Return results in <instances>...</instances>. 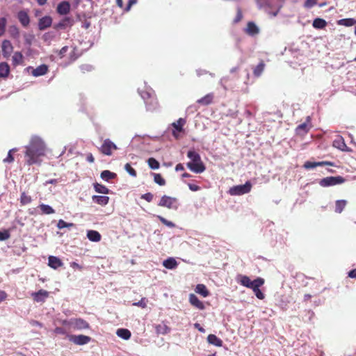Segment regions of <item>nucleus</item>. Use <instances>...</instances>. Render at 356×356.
Instances as JSON below:
<instances>
[{
	"label": "nucleus",
	"instance_id": "bb28decb",
	"mask_svg": "<svg viewBox=\"0 0 356 356\" xmlns=\"http://www.w3.org/2000/svg\"><path fill=\"white\" fill-rule=\"evenodd\" d=\"M213 99V94L209 93L197 101V103L201 105L207 106L212 103Z\"/></svg>",
	"mask_w": 356,
	"mask_h": 356
},
{
	"label": "nucleus",
	"instance_id": "6e6d98bb",
	"mask_svg": "<svg viewBox=\"0 0 356 356\" xmlns=\"http://www.w3.org/2000/svg\"><path fill=\"white\" fill-rule=\"evenodd\" d=\"M67 50H68L67 46H65V47H62L61 49L59 51L58 56L60 58H63L65 56V54H66V52L67 51Z\"/></svg>",
	"mask_w": 356,
	"mask_h": 356
},
{
	"label": "nucleus",
	"instance_id": "c85d7f7f",
	"mask_svg": "<svg viewBox=\"0 0 356 356\" xmlns=\"http://www.w3.org/2000/svg\"><path fill=\"white\" fill-rule=\"evenodd\" d=\"M92 199L94 202L102 206L106 205L109 201L108 196L93 195Z\"/></svg>",
	"mask_w": 356,
	"mask_h": 356
},
{
	"label": "nucleus",
	"instance_id": "9b49d317",
	"mask_svg": "<svg viewBox=\"0 0 356 356\" xmlns=\"http://www.w3.org/2000/svg\"><path fill=\"white\" fill-rule=\"evenodd\" d=\"M310 118L307 117V122L300 124L296 129V134L300 136H304L307 134L311 128L309 124Z\"/></svg>",
	"mask_w": 356,
	"mask_h": 356
},
{
	"label": "nucleus",
	"instance_id": "864d4df0",
	"mask_svg": "<svg viewBox=\"0 0 356 356\" xmlns=\"http://www.w3.org/2000/svg\"><path fill=\"white\" fill-rule=\"evenodd\" d=\"M153 197H154V195L151 193H147L141 195V198L143 200H145L148 202H150L152 201Z\"/></svg>",
	"mask_w": 356,
	"mask_h": 356
},
{
	"label": "nucleus",
	"instance_id": "58836bf2",
	"mask_svg": "<svg viewBox=\"0 0 356 356\" xmlns=\"http://www.w3.org/2000/svg\"><path fill=\"white\" fill-rule=\"evenodd\" d=\"M338 24L345 26H352L356 24V20L353 18L342 19L339 21Z\"/></svg>",
	"mask_w": 356,
	"mask_h": 356
},
{
	"label": "nucleus",
	"instance_id": "a211bd4d",
	"mask_svg": "<svg viewBox=\"0 0 356 356\" xmlns=\"http://www.w3.org/2000/svg\"><path fill=\"white\" fill-rule=\"evenodd\" d=\"M74 23L72 18L69 17H64L59 23L55 26L56 29H64L67 26H72Z\"/></svg>",
	"mask_w": 356,
	"mask_h": 356
},
{
	"label": "nucleus",
	"instance_id": "f257e3e1",
	"mask_svg": "<svg viewBox=\"0 0 356 356\" xmlns=\"http://www.w3.org/2000/svg\"><path fill=\"white\" fill-rule=\"evenodd\" d=\"M44 151L45 145L42 140L39 138L32 139L25 153L27 164L31 165L40 163V157L44 155Z\"/></svg>",
	"mask_w": 356,
	"mask_h": 356
},
{
	"label": "nucleus",
	"instance_id": "49530a36",
	"mask_svg": "<svg viewBox=\"0 0 356 356\" xmlns=\"http://www.w3.org/2000/svg\"><path fill=\"white\" fill-rule=\"evenodd\" d=\"M158 219L161 221V222L168 227H175V225L171 221L166 220L165 218L161 216H157Z\"/></svg>",
	"mask_w": 356,
	"mask_h": 356
},
{
	"label": "nucleus",
	"instance_id": "3c124183",
	"mask_svg": "<svg viewBox=\"0 0 356 356\" xmlns=\"http://www.w3.org/2000/svg\"><path fill=\"white\" fill-rule=\"evenodd\" d=\"M6 24V19L5 17L0 18V36L3 35L5 32Z\"/></svg>",
	"mask_w": 356,
	"mask_h": 356
},
{
	"label": "nucleus",
	"instance_id": "e433bc0d",
	"mask_svg": "<svg viewBox=\"0 0 356 356\" xmlns=\"http://www.w3.org/2000/svg\"><path fill=\"white\" fill-rule=\"evenodd\" d=\"M101 178L106 181L113 179L116 177V174L109 170H104L101 172Z\"/></svg>",
	"mask_w": 356,
	"mask_h": 356
},
{
	"label": "nucleus",
	"instance_id": "a19ab883",
	"mask_svg": "<svg viewBox=\"0 0 356 356\" xmlns=\"http://www.w3.org/2000/svg\"><path fill=\"white\" fill-rule=\"evenodd\" d=\"M185 123H186V121L184 119L179 118L176 122H174L172 124V126L177 131H178L179 132H181L183 131V127Z\"/></svg>",
	"mask_w": 356,
	"mask_h": 356
},
{
	"label": "nucleus",
	"instance_id": "a878e982",
	"mask_svg": "<svg viewBox=\"0 0 356 356\" xmlns=\"http://www.w3.org/2000/svg\"><path fill=\"white\" fill-rule=\"evenodd\" d=\"M155 330L157 334H167L170 331V328L165 323L155 325Z\"/></svg>",
	"mask_w": 356,
	"mask_h": 356
},
{
	"label": "nucleus",
	"instance_id": "f3484780",
	"mask_svg": "<svg viewBox=\"0 0 356 356\" xmlns=\"http://www.w3.org/2000/svg\"><path fill=\"white\" fill-rule=\"evenodd\" d=\"M189 302L195 307L203 310L205 307L204 303L193 293L189 295Z\"/></svg>",
	"mask_w": 356,
	"mask_h": 356
},
{
	"label": "nucleus",
	"instance_id": "393cba45",
	"mask_svg": "<svg viewBox=\"0 0 356 356\" xmlns=\"http://www.w3.org/2000/svg\"><path fill=\"white\" fill-rule=\"evenodd\" d=\"M10 74V66L6 62L0 63V78H7Z\"/></svg>",
	"mask_w": 356,
	"mask_h": 356
},
{
	"label": "nucleus",
	"instance_id": "0e129e2a",
	"mask_svg": "<svg viewBox=\"0 0 356 356\" xmlns=\"http://www.w3.org/2000/svg\"><path fill=\"white\" fill-rule=\"evenodd\" d=\"M348 277L356 279V268L351 270L348 273Z\"/></svg>",
	"mask_w": 356,
	"mask_h": 356
},
{
	"label": "nucleus",
	"instance_id": "69168bd1",
	"mask_svg": "<svg viewBox=\"0 0 356 356\" xmlns=\"http://www.w3.org/2000/svg\"><path fill=\"white\" fill-rule=\"evenodd\" d=\"M175 170L176 171H183V170H184V167L183 164L182 163H178L175 166Z\"/></svg>",
	"mask_w": 356,
	"mask_h": 356
},
{
	"label": "nucleus",
	"instance_id": "4be33fe9",
	"mask_svg": "<svg viewBox=\"0 0 356 356\" xmlns=\"http://www.w3.org/2000/svg\"><path fill=\"white\" fill-rule=\"evenodd\" d=\"M259 28L257 25L252 22H249L247 24V27L245 29V33L250 35H255L259 33Z\"/></svg>",
	"mask_w": 356,
	"mask_h": 356
},
{
	"label": "nucleus",
	"instance_id": "0eeeda50",
	"mask_svg": "<svg viewBox=\"0 0 356 356\" xmlns=\"http://www.w3.org/2000/svg\"><path fill=\"white\" fill-rule=\"evenodd\" d=\"M118 147L110 139L107 138L103 141L102 145L99 148V151L106 156H111L113 150H116Z\"/></svg>",
	"mask_w": 356,
	"mask_h": 356
},
{
	"label": "nucleus",
	"instance_id": "09e8293b",
	"mask_svg": "<svg viewBox=\"0 0 356 356\" xmlns=\"http://www.w3.org/2000/svg\"><path fill=\"white\" fill-rule=\"evenodd\" d=\"M16 152V149H10L8 153V156L6 158H5L3 161L4 163H13L14 161V157L13 156V152Z\"/></svg>",
	"mask_w": 356,
	"mask_h": 356
},
{
	"label": "nucleus",
	"instance_id": "473e14b6",
	"mask_svg": "<svg viewBox=\"0 0 356 356\" xmlns=\"http://www.w3.org/2000/svg\"><path fill=\"white\" fill-rule=\"evenodd\" d=\"M195 292L202 295L204 298L209 295V292L206 286L202 284H199L196 286Z\"/></svg>",
	"mask_w": 356,
	"mask_h": 356
},
{
	"label": "nucleus",
	"instance_id": "7ed1b4c3",
	"mask_svg": "<svg viewBox=\"0 0 356 356\" xmlns=\"http://www.w3.org/2000/svg\"><path fill=\"white\" fill-rule=\"evenodd\" d=\"M63 325H67L74 330H86L90 328L89 323L82 318H72L70 321H64Z\"/></svg>",
	"mask_w": 356,
	"mask_h": 356
},
{
	"label": "nucleus",
	"instance_id": "680f3d73",
	"mask_svg": "<svg viewBox=\"0 0 356 356\" xmlns=\"http://www.w3.org/2000/svg\"><path fill=\"white\" fill-rule=\"evenodd\" d=\"M194 327H195L196 329H197L200 332H202V333L205 332V330H204V328H203V327H202L199 323H195L194 324Z\"/></svg>",
	"mask_w": 356,
	"mask_h": 356
},
{
	"label": "nucleus",
	"instance_id": "bf43d9fd",
	"mask_svg": "<svg viewBox=\"0 0 356 356\" xmlns=\"http://www.w3.org/2000/svg\"><path fill=\"white\" fill-rule=\"evenodd\" d=\"M136 3V0H129L128 4L127 7L125 8V11H129L132 6V5L135 4Z\"/></svg>",
	"mask_w": 356,
	"mask_h": 356
},
{
	"label": "nucleus",
	"instance_id": "de8ad7c7",
	"mask_svg": "<svg viewBox=\"0 0 356 356\" xmlns=\"http://www.w3.org/2000/svg\"><path fill=\"white\" fill-rule=\"evenodd\" d=\"M125 170L132 177H136L137 176V172L134 169L129 163H126L124 165Z\"/></svg>",
	"mask_w": 356,
	"mask_h": 356
},
{
	"label": "nucleus",
	"instance_id": "2eb2a0df",
	"mask_svg": "<svg viewBox=\"0 0 356 356\" xmlns=\"http://www.w3.org/2000/svg\"><path fill=\"white\" fill-rule=\"evenodd\" d=\"M52 18L50 16H44L39 19L38 29L40 31L44 30L51 26Z\"/></svg>",
	"mask_w": 356,
	"mask_h": 356
},
{
	"label": "nucleus",
	"instance_id": "b1692460",
	"mask_svg": "<svg viewBox=\"0 0 356 356\" xmlns=\"http://www.w3.org/2000/svg\"><path fill=\"white\" fill-rule=\"evenodd\" d=\"M207 341L209 343L217 347H221L222 346V341L217 336L213 334H210L208 335Z\"/></svg>",
	"mask_w": 356,
	"mask_h": 356
},
{
	"label": "nucleus",
	"instance_id": "4c0bfd02",
	"mask_svg": "<svg viewBox=\"0 0 356 356\" xmlns=\"http://www.w3.org/2000/svg\"><path fill=\"white\" fill-rule=\"evenodd\" d=\"M94 188L97 193H102V194H108L109 193V189L106 188L105 186L96 183L94 184Z\"/></svg>",
	"mask_w": 356,
	"mask_h": 356
},
{
	"label": "nucleus",
	"instance_id": "ddd939ff",
	"mask_svg": "<svg viewBox=\"0 0 356 356\" xmlns=\"http://www.w3.org/2000/svg\"><path fill=\"white\" fill-rule=\"evenodd\" d=\"M1 50L4 58H8L10 57L13 51V47L11 42L8 40H3L1 45Z\"/></svg>",
	"mask_w": 356,
	"mask_h": 356
},
{
	"label": "nucleus",
	"instance_id": "f03ea898",
	"mask_svg": "<svg viewBox=\"0 0 356 356\" xmlns=\"http://www.w3.org/2000/svg\"><path fill=\"white\" fill-rule=\"evenodd\" d=\"M187 156L191 161L186 163L187 168L195 173H202L206 170L205 165L201 159L200 155L194 150H189Z\"/></svg>",
	"mask_w": 356,
	"mask_h": 356
},
{
	"label": "nucleus",
	"instance_id": "c9c22d12",
	"mask_svg": "<svg viewBox=\"0 0 356 356\" xmlns=\"http://www.w3.org/2000/svg\"><path fill=\"white\" fill-rule=\"evenodd\" d=\"M313 26L315 28V29H323L327 25V22L325 19H321V18H316L314 21H313V24H312Z\"/></svg>",
	"mask_w": 356,
	"mask_h": 356
},
{
	"label": "nucleus",
	"instance_id": "423d86ee",
	"mask_svg": "<svg viewBox=\"0 0 356 356\" xmlns=\"http://www.w3.org/2000/svg\"><path fill=\"white\" fill-rule=\"evenodd\" d=\"M158 205L162 207H167L169 209L177 210L178 209V200L176 197L165 195L161 197Z\"/></svg>",
	"mask_w": 356,
	"mask_h": 356
},
{
	"label": "nucleus",
	"instance_id": "8fccbe9b",
	"mask_svg": "<svg viewBox=\"0 0 356 356\" xmlns=\"http://www.w3.org/2000/svg\"><path fill=\"white\" fill-rule=\"evenodd\" d=\"M147 298H142L140 301L134 302L133 305L141 307L143 309H145V308L147 307Z\"/></svg>",
	"mask_w": 356,
	"mask_h": 356
},
{
	"label": "nucleus",
	"instance_id": "6e6552de",
	"mask_svg": "<svg viewBox=\"0 0 356 356\" xmlns=\"http://www.w3.org/2000/svg\"><path fill=\"white\" fill-rule=\"evenodd\" d=\"M68 339L74 343L76 345H85L91 341V337L88 336H86L83 334H79V335H74L70 334L68 335Z\"/></svg>",
	"mask_w": 356,
	"mask_h": 356
},
{
	"label": "nucleus",
	"instance_id": "1a4fd4ad",
	"mask_svg": "<svg viewBox=\"0 0 356 356\" xmlns=\"http://www.w3.org/2000/svg\"><path fill=\"white\" fill-rule=\"evenodd\" d=\"M261 279V277H257V279L252 281L248 276L240 275L238 276V282L242 286L252 289L254 284H257V282Z\"/></svg>",
	"mask_w": 356,
	"mask_h": 356
},
{
	"label": "nucleus",
	"instance_id": "f704fd0d",
	"mask_svg": "<svg viewBox=\"0 0 356 356\" xmlns=\"http://www.w3.org/2000/svg\"><path fill=\"white\" fill-rule=\"evenodd\" d=\"M347 204V201L344 200H337L335 202V212L340 213L343 211Z\"/></svg>",
	"mask_w": 356,
	"mask_h": 356
},
{
	"label": "nucleus",
	"instance_id": "052dcab7",
	"mask_svg": "<svg viewBox=\"0 0 356 356\" xmlns=\"http://www.w3.org/2000/svg\"><path fill=\"white\" fill-rule=\"evenodd\" d=\"M7 298V294L3 291H0V303L5 300Z\"/></svg>",
	"mask_w": 356,
	"mask_h": 356
},
{
	"label": "nucleus",
	"instance_id": "f8f14e48",
	"mask_svg": "<svg viewBox=\"0 0 356 356\" xmlns=\"http://www.w3.org/2000/svg\"><path fill=\"white\" fill-rule=\"evenodd\" d=\"M325 165L334 166V164L333 162L327 161H318V162H312V161H308L304 163L303 167L305 169H311V168H316L318 166H325Z\"/></svg>",
	"mask_w": 356,
	"mask_h": 356
},
{
	"label": "nucleus",
	"instance_id": "5701e85b",
	"mask_svg": "<svg viewBox=\"0 0 356 356\" xmlns=\"http://www.w3.org/2000/svg\"><path fill=\"white\" fill-rule=\"evenodd\" d=\"M24 63V56L19 51H16L14 53L12 58V64L13 66H17L19 65H22Z\"/></svg>",
	"mask_w": 356,
	"mask_h": 356
},
{
	"label": "nucleus",
	"instance_id": "aec40b11",
	"mask_svg": "<svg viewBox=\"0 0 356 356\" xmlns=\"http://www.w3.org/2000/svg\"><path fill=\"white\" fill-rule=\"evenodd\" d=\"M48 262V265L54 269H57L63 265L62 261L55 256H49Z\"/></svg>",
	"mask_w": 356,
	"mask_h": 356
},
{
	"label": "nucleus",
	"instance_id": "39448f33",
	"mask_svg": "<svg viewBox=\"0 0 356 356\" xmlns=\"http://www.w3.org/2000/svg\"><path fill=\"white\" fill-rule=\"evenodd\" d=\"M346 179L341 176L327 177L320 180L319 184L322 187H328L343 184Z\"/></svg>",
	"mask_w": 356,
	"mask_h": 356
},
{
	"label": "nucleus",
	"instance_id": "2f4dec72",
	"mask_svg": "<svg viewBox=\"0 0 356 356\" xmlns=\"http://www.w3.org/2000/svg\"><path fill=\"white\" fill-rule=\"evenodd\" d=\"M116 334L119 337L125 340H128L131 336V332L129 330L124 328L118 329L116 332Z\"/></svg>",
	"mask_w": 356,
	"mask_h": 356
},
{
	"label": "nucleus",
	"instance_id": "cd10ccee",
	"mask_svg": "<svg viewBox=\"0 0 356 356\" xmlns=\"http://www.w3.org/2000/svg\"><path fill=\"white\" fill-rule=\"evenodd\" d=\"M87 237L90 241L93 242H99L102 238L101 234L95 230L88 231Z\"/></svg>",
	"mask_w": 356,
	"mask_h": 356
},
{
	"label": "nucleus",
	"instance_id": "774afa93",
	"mask_svg": "<svg viewBox=\"0 0 356 356\" xmlns=\"http://www.w3.org/2000/svg\"><path fill=\"white\" fill-rule=\"evenodd\" d=\"M71 266L73 267V268H78L79 270L82 269V267L79 264H77L76 262H72L71 264Z\"/></svg>",
	"mask_w": 356,
	"mask_h": 356
},
{
	"label": "nucleus",
	"instance_id": "603ef678",
	"mask_svg": "<svg viewBox=\"0 0 356 356\" xmlns=\"http://www.w3.org/2000/svg\"><path fill=\"white\" fill-rule=\"evenodd\" d=\"M10 237V234L8 230L6 229L0 231V241H5Z\"/></svg>",
	"mask_w": 356,
	"mask_h": 356
},
{
	"label": "nucleus",
	"instance_id": "e2e57ef3",
	"mask_svg": "<svg viewBox=\"0 0 356 356\" xmlns=\"http://www.w3.org/2000/svg\"><path fill=\"white\" fill-rule=\"evenodd\" d=\"M86 160L89 163H93L95 161V159L91 153H88L86 156Z\"/></svg>",
	"mask_w": 356,
	"mask_h": 356
},
{
	"label": "nucleus",
	"instance_id": "6ab92c4d",
	"mask_svg": "<svg viewBox=\"0 0 356 356\" xmlns=\"http://www.w3.org/2000/svg\"><path fill=\"white\" fill-rule=\"evenodd\" d=\"M264 284V280L261 278L257 282V284H254V287L252 289L257 298L259 300H263L265 298L264 294L259 289V287L261 286Z\"/></svg>",
	"mask_w": 356,
	"mask_h": 356
},
{
	"label": "nucleus",
	"instance_id": "7c9ffc66",
	"mask_svg": "<svg viewBox=\"0 0 356 356\" xmlns=\"http://www.w3.org/2000/svg\"><path fill=\"white\" fill-rule=\"evenodd\" d=\"M38 208L40 209L41 214L49 215L55 213L54 209L47 204H40Z\"/></svg>",
	"mask_w": 356,
	"mask_h": 356
},
{
	"label": "nucleus",
	"instance_id": "37998d69",
	"mask_svg": "<svg viewBox=\"0 0 356 356\" xmlns=\"http://www.w3.org/2000/svg\"><path fill=\"white\" fill-rule=\"evenodd\" d=\"M74 223H72V222H66L65 220L60 219L58 220V223H57V227L59 229H63V228H70V227H74Z\"/></svg>",
	"mask_w": 356,
	"mask_h": 356
},
{
	"label": "nucleus",
	"instance_id": "412c9836",
	"mask_svg": "<svg viewBox=\"0 0 356 356\" xmlns=\"http://www.w3.org/2000/svg\"><path fill=\"white\" fill-rule=\"evenodd\" d=\"M47 72L48 66L43 64L37 67L35 69H33L31 74L33 76H40L46 74Z\"/></svg>",
	"mask_w": 356,
	"mask_h": 356
},
{
	"label": "nucleus",
	"instance_id": "c03bdc74",
	"mask_svg": "<svg viewBox=\"0 0 356 356\" xmlns=\"http://www.w3.org/2000/svg\"><path fill=\"white\" fill-rule=\"evenodd\" d=\"M9 33L13 38H18L19 37V29L16 26H10Z\"/></svg>",
	"mask_w": 356,
	"mask_h": 356
},
{
	"label": "nucleus",
	"instance_id": "72a5a7b5",
	"mask_svg": "<svg viewBox=\"0 0 356 356\" xmlns=\"http://www.w3.org/2000/svg\"><path fill=\"white\" fill-rule=\"evenodd\" d=\"M265 68V63L261 60L253 70L254 76L259 77L263 73Z\"/></svg>",
	"mask_w": 356,
	"mask_h": 356
},
{
	"label": "nucleus",
	"instance_id": "79ce46f5",
	"mask_svg": "<svg viewBox=\"0 0 356 356\" xmlns=\"http://www.w3.org/2000/svg\"><path fill=\"white\" fill-rule=\"evenodd\" d=\"M147 164L151 169L156 170L160 167V164L158 161H156L154 158H149L147 160Z\"/></svg>",
	"mask_w": 356,
	"mask_h": 356
},
{
	"label": "nucleus",
	"instance_id": "ea45409f",
	"mask_svg": "<svg viewBox=\"0 0 356 356\" xmlns=\"http://www.w3.org/2000/svg\"><path fill=\"white\" fill-rule=\"evenodd\" d=\"M32 201V198L30 195H27L25 192H22L20 196V204L22 205H26L30 204Z\"/></svg>",
	"mask_w": 356,
	"mask_h": 356
},
{
	"label": "nucleus",
	"instance_id": "338daca9",
	"mask_svg": "<svg viewBox=\"0 0 356 356\" xmlns=\"http://www.w3.org/2000/svg\"><path fill=\"white\" fill-rule=\"evenodd\" d=\"M55 332L61 334H64L65 333V330L62 327H56L55 329Z\"/></svg>",
	"mask_w": 356,
	"mask_h": 356
},
{
	"label": "nucleus",
	"instance_id": "13d9d810",
	"mask_svg": "<svg viewBox=\"0 0 356 356\" xmlns=\"http://www.w3.org/2000/svg\"><path fill=\"white\" fill-rule=\"evenodd\" d=\"M317 2V0H307L305 2V6L310 8L314 6Z\"/></svg>",
	"mask_w": 356,
	"mask_h": 356
},
{
	"label": "nucleus",
	"instance_id": "dca6fc26",
	"mask_svg": "<svg viewBox=\"0 0 356 356\" xmlns=\"http://www.w3.org/2000/svg\"><path fill=\"white\" fill-rule=\"evenodd\" d=\"M17 18H18L19 22L21 23V24L24 27H26L29 26V24L30 23V18H29V16L27 12H26L25 10H20L17 13Z\"/></svg>",
	"mask_w": 356,
	"mask_h": 356
},
{
	"label": "nucleus",
	"instance_id": "20e7f679",
	"mask_svg": "<svg viewBox=\"0 0 356 356\" xmlns=\"http://www.w3.org/2000/svg\"><path fill=\"white\" fill-rule=\"evenodd\" d=\"M252 184L248 181L243 185H236L231 187L229 190V193L231 195H242L250 192L252 189Z\"/></svg>",
	"mask_w": 356,
	"mask_h": 356
},
{
	"label": "nucleus",
	"instance_id": "9d476101",
	"mask_svg": "<svg viewBox=\"0 0 356 356\" xmlns=\"http://www.w3.org/2000/svg\"><path fill=\"white\" fill-rule=\"evenodd\" d=\"M49 292L44 289H40L38 292L31 293L33 300L37 302H44L45 299L49 297Z\"/></svg>",
	"mask_w": 356,
	"mask_h": 356
},
{
	"label": "nucleus",
	"instance_id": "4468645a",
	"mask_svg": "<svg viewBox=\"0 0 356 356\" xmlns=\"http://www.w3.org/2000/svg\"><path fill=\"white\" fill-rule=\"evenodd\" d=\"M56 11L61 15L68 14L70 11V3L66 1L60 2L57 6Z\"/></svg>",
	"mask_w": 356,
	"mask_h": 356
},
{
	"label": "nucleus",
	"instance_id": "4d7b16f0",
	"mask_svg": "<svg viewBox=\"0 0 356 356\" xmlns=\"http://www.w3.org/2000/svg\"><path fill=\"white\" fill-rule=\"evenodd\" d=\"M188 186L189 189L192 191H197L200 190V187L197 185L193 184H188Z\"/></svg>",
	"mask_w": 356,
	"mask_h": 356
},
{
	"label": "nucleus",
	"instance_id": "5fc2aeb1",
	"mask_svg": "<svg viewBox=\"0 0 356 356\" xmlns=\"http://www.w3.org/2000/svg\"><path fill=\"white\" fill-rule=\"evenodd\" d=\"M242 17H243V15H242L241 10L240 8H238L237 14H236V18L234 19V22L237 23L238 22H240L241 20Z\"/></svg>",
	"mask_w": 356,
	"mask_h": 356
},
{
	"label": "nucleus",
	"instance_id": "a18cd8bd",
	"mask_svg": "<svg viewBox=\"0 0 356 356\" xmlns=\"http://www.w3.org/2000/svg\"><path fill=\"white\" fill-rule=\"evenodd\" d=\"M154 181L159 186H164L165 184V180L159 173L154 174Z\"/></svg>",
	"mask_w": 356,
	"mask_h": 356
},
{
	"label": "nucleus",
	"instance_id": "c756f323",
	"mask_svg": "<svg viewBox=\"0 0 356 356\" xmlns=\"http://www.w3.org/2000/svg\"><path fill=\"white\" fill-rule=\"evenodd\" d=\"M163 266L168 269H174L177 266V262L174 258L170 257L163 261Z\"/></svg>",
	"mask_w": 356,
	"mask_h": 356
}]
</instances>
